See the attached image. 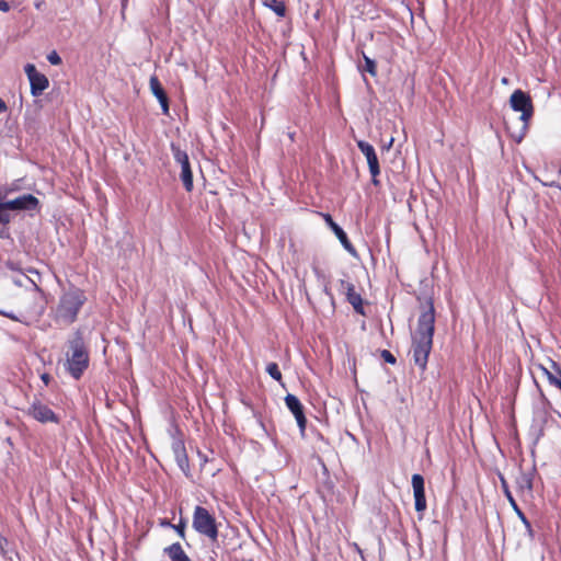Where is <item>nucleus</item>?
Returning <instances> with one entry per match:
<instances>
[{"label":"nucleus","instance_id":"1","mask_svg":"<svg viewBox=\"0 0 561 561\" xmlns=\"http://www.w3.org/2000/svg\"><path fill=\"white\" fill-rule=\"evenodd\" d=\"M85 301L84 291L80 288L73 287L65 291L56 307L55 320L66 325L73 323Z\"/></svg>","mask_w":561,"mask_h":561},{"label":"nucleus","instance_id":"2","mask_svg":"<svg viewBox=\"0 0 561 561\" xmlns=\"http://www.w3.org/2000/svg\"><path fill=\"white\" fill-rule=\"evenodd\" d=\"M435 310L432 301H427L421 312L417 325L412 333V347L414 351H431L435 328Z\"/></svg>","mask_w":561,"mask_h":561},{"label":"nucleus","instance_id":"3","mask_svg":"<svg viewBox=\"0 0 561 561\" xmlns=\"http://www.w3.org/2000/svg\"><path fill=\"white\" fill-rule=\"evenodd\" d=\"M510 104L515 112H520V116L518 117L520 127L517 133L512 131L508 125H506V129L515 141L520 142L526 136L529 121L534 115V104L529 94L519 89L512 93Z\"/></svg>","mask_w":561,"mask_h":561},{"label":"nucleus","instance_id":"4","mask_svg":"<svg viewBox=\"0 0 561 561\" xmlns=\"http://www.w3.org/2000/svg\"><path fill=\"white\" fill-rule=\"evenodd\" d=\"M193 528L213 540L218 536L215 517L203 506H196L194 510Z\"/></svg>","mask_w":561,"mask_h":561},{"label":"nucleus","instance_id":"5","mask_svg":"<svg viewBox=\"0 0 561 561\" xmlns=\"http://www.w3.org/2000/svg\"><path fill=\"white\" fill-rule=\"evenodd\" d=\"M171 150L175 162L179 163L181 167L180 179L183 183V186L186 190V192H192L194 183L188 156L186 151L181 150L180 147L175 146L174 144L171 145Z\"/></svg>","mask_w":561,"mask_h":561},{"label":"nucleus","instance_id":"6","mask_svg":"<svg viewBox=\"0 0 561 561\" xmlns=\"http://www.w3.org/2000/svg\"><path fill=\"white\" fill-rule=\"evenodd\" d=\"M337 290L343 295L348 304L352 305L354 311L360 316H366L365 301L359 293L356 291L355 285L346 279L339 280Z\"/></svg>","mask_w":561,"mask_h":561},{"label":"nucleus","instance_id":"7","mask_svg":"<svg viewBox=\"0 0 561 561\" xmlns=\"http://www.w3.org/2000/svg\"><path fill=\"white\" fill-rule=\"evenodd\" d=\"M89 366V353H67L62 362L64 369L75 379H79Z\"/></svg>","mask_w":561,"mask_h":561},{"label":"nucleus","instance_id":"8","mask_svg":"<svg viewBox=\"0 0 561 561\" xmlns=\"http://www.w3.org/2000/svg\"><path fill=\"white\" fill-rule=\"evenodd\" d=\"M27 414L39 423H55L60 422V417L41 400L35 399L27 409Z\"/></svg>","mask_w":561,"mask_h":561},{"label":"nucleus","instance_id":"9","mask_svg":"<svg viewBox=\"0 0 561 561\" xmlns=\"http://www.w3.org/2000/svg\"><path fill=\"white\" fill-rule=\"evenodd\" d=\"M24 71L30 81L31 94L33 96H41L49 87L48 78L44 73L38 72L33 64L25 65Z\"/></svg>","mask_w":561,"mask_h":561},{"label":"nucleus","instance_id":"10","mask_svg":"<svg viewBox=\"0 0 561 561\" xmlns=\"http://www.w3.org/2000/svg\"><path fill=\"white\" fill-rule=\"evenodd\" d=\"M10 210H38L39 199L32 194H24L14 199L8 201L4 205Z\"/></svg>","mask_w":561,"mask_h":561},{"label":"nucleus","instance_id":"11","mask_svg":"<svg viewBox=\"0 0 561 561\" xmlns=\"http://www.w3.org/2000/svg\"><path fill=\"white\" fill-rule=\"evenodd\" d=\"M357 147L366 157L370 175L380 174V165L375 148L365 140H358Z\"/></svg>","mask_w":561,"mask_h":561},{"label":"nucleus","instance_id":"12","mask_svg":"<svg viewBox=\"0 0 561 561\" xmlns=\"http://www.w3.org/2000/svg\"><path fill=\"white\" fill-rule=\"evenodd\" d=\"M327 225L334 232L339 241L342 243L343 248L351 253L352 255L356 254V250L352 242L350 241L346 232L333 220L330 214H321Z\"/></svg>","mask_w":561,"mask_h":561},{"label":"nucleus","instance_id":"13","mask_svg":"<svg viewBox=\"0 0 561 561\" xmlns=\"http://www.w3.org/2000/svg\"><path fill=\"white\" fill-rule=\"evenodd\" d=\"M412 486L415 500V511L422 513L426 510V499L424 490V478L415 473L412 476Z\"/></svg>","mask_w":561,"mask_h":561},{"label":"nucleus","instance_id":"14","mask_svg":"<svg viewBox=\"0 0 561 561\" xmlns=\"http://www.w3.org/2000/svg\"><path fill=\"white\" fill-rule=\"evenodd\" d=\"M285 403L288 410L295 415L299 428L305 431L307 419L304 413V407L299 399L296 396L288 393L285 397Z\"/></svg>","mask_w":561,"mask_h":561},{"label":"nucleus","instance_id":"15","mask_svg":"<svg viewBox=\"0 0 561 561\" xmlns=\"http://www.w3.org/2000/svg\"><path fill=\"white\" fill-rule=\"evenodd\" d=\"M149 88H150L151 93L158 99V101L161 105V108H162V113L164 115H168L169 114V98H168V94H167L165 90L163 89V87L157 76L153 75L150 77Z\"/></svg>","mask_w":561,"mask_h":561},{"label":"nucleus","instance_id":"16","mask_svg":"<svg viewBox=\"0 0 561 561\" xmlns=\"http://www.w3.org/2000/svg\"><path fill=\"white\" fill-rule=\"evenodd\" d=\"M172 453L174 455V459L180 467V469L187 473L190 470L188 456L186 454V449L184 443L182 440H174L172 443Z\"/></svg>","mask_w":561,"mask_h":561},{"label":"nucleus","instance_id":"17","mask_svg":"<svg viewBox=\"0 0 561 561\" xmlns=\"http://www.w3.org/2000/svg\"><path fill=\"white\" fill-rule=\"evenodd\" d=\"M163 552L170 558L171 561H192L179 542H174L169 547H165Z\"/></svg>","mask_w":561,"mask_h":561},{"label":"nucleus","instance_id":"18","mask_svg":"<svg viewBox=\"0 0 561 561\" xmlns=\"http://www.w3.org/2000/svg\"><path fill=\"white\" fill-rule=\"evenodd\" d=\"M516 488L519 492H531L533 491V477L529 472H520L516 477Z\"/></svg>","mask_w":561,"mask_h":561},{"label":"nucleus","instance_id":"19","mask_svg":"<svg viewBox=\"0 0 561 561\" xmlns=\"http://www.w3.org/2000/svg\"><path fill=\"white\" fill-rule=\"evenodd\" d=\"M501 486H502V490H503V493L504 495L506 496L510 505L512 506V508L514 510V512L516 513V515L518 516V518L524 515L523 511L519 508V506L517 505L510 488H508V484L506 482V480L501 477Z\"/></svg>","mask_w":561,"mask_h":561},{"label":"nucleus","instance_id":"20","mask_svg":"<svg viewBox=\"0 0 561 561\" xmlns=\"http://www.w3.org/2000/svg\"><path fill=\"white\" fill-rule=\"evenodd\" d=\"M68 348H69V351H84L85 350L84 337L80 331H76L72 333V335L68 340Z\"/></svg>","mask_w":561,"mask_h":561},{"label":"nucleus","instance_id":"21","mask_svg":"<svg viewBox=\"0 0 561 561\" xmlns=\"http://www.w3.org/2000/svg\"><path fill=\"white\" fill-rule=\"evenodd\" d=\"M363 59H364V64H359L358 65V69L362 71V72H368L371 77H376L377 76V65H376V61L374 59H371L370 57H368L366 54L363 53Z\"/></svg>","mask_w":561,"mask_h":561},{"label":"nucleus","instance_id":"22","mask_svg":"<svg viewBox=\"0 0 561 561\" xmlns=\"http://www.w3.org/2000/svg\"><path fill=\"white\" fill-rule=\"evenodd\" d=\"M265 4L271 8L278 16H285L286 7L280 0H266Z\"/></svg>","mask_w":561,"mask_h":561},{"label":"nucleus","instance_id":"23","mask_svg":"<svg viewBox=\"0 0 561 561\" xmlns=\"http://www.w3.org/2000/svg\"><path fill=\"white\" fill-rule=\"evenodd\" d=\"M266 371L268 373V375H270L273 379H275V380H277V381H279V380L282 379V373H280V370H279V368H278V365H277V364H275V363H270V364L267 365V367H266Z\"/></svg>","mask_w":561,"mask_h":561},{"label":"nucleus","instance_id":"24","mask_svg":"<svg viewBox=\"0 0 561 561\" xmlns=\"http://www.w3.org/2000/svg\"><path fill=\"white\" fill-rule=\"evenodd\" d=\"M430 353H414V362L422 369L426 367Z\"/></svg>","mask_w":561,"mask_h":561},{"label":"nucleus","instance_id":"25","mask_svg":"<svg viewBox=\"0 0 561 561\" xmlns=\"http://www.w3.org/2000/svg\"><path fill=\"white\" fill-rule=\"evenodd\" d=\"M519 519L522 520V523L525 525V528H526V533H527V536L530 540H533L535 538V533H534V529L531 527V524L530 522L527 519L526 515H522L519 517Z\"/></svg>","mask_w":561,"mask_h":561},{"label":"nucleus","instance_id":"26","mask_svg":"<svg viewBox=\"0 0 561 561\" xmlns=\"http://www.w3.org/2000/svg\"><path fill=\"white\" fill-rule=\"evenodd\" d=\"M47 60L54 65V66H59L61 65L62 60H61V57L59 56V54L56 51V50H51L48 55H47Z\"/></svg>","mask_w":561,"mask_h":561},{"label":"nucleus","instance_id":"27","mask_svg":"<svg viewBox=\"0 0 561 561\" xmlns=\"http://www.w3.org/2000/svg\"><path fill=\"white\" fill-rule=\"evenodd\" d=\"M185 520L181 519L178 525H172L171 528H173L182 539H185Z\"/></svg>","mask_w":561,"mask_h":561},{"label":"nucleus","instance_id":"28","mask_svg":"<svg viewBox=\"0 0 561 561\" xmlns=\"http://www.w3.org/2000/svg\"><path fill=\"white\" fill-rule=\"evenodd\" d=\"M8 208H0V224L8 225L10 222V215L7 213Z\"/></svg>","mask_w":561,"mask_h":561},{"label":"nucleus","instance_id":"29","mask_svg":"<svg viewBox=\"0 0 561 561\" xmlns=\"http://www.w3.org/2000/svg\"><path fill=\"white\" fill-rule=\"evenodd\" d=\"M383 359L389 364H396L397 358L394 357L393 353H381Z\"/></svg>","mask_w":561,"mask_h":561},{"label":"nucleus","instance_id":"30","mask_svg":"<svg viewBox=\"0 0 561 561\" xmlns=\"http://www.w3.org/2000/svg\"><path fill=\"white\" fill-rule=\"evenodd\" d=\"M7 267L11 271H16V272H22L21 267L19 266V264L16 262H13V261H8L7 262Z\"/></svg>","mask_w":561,"mask_h":561},{"label":"nucleus","instance_id":"31","mask_svg":"<svg viewBox=\"0 0 561 561\" xmlns=\"http://www.w3.org/2000/svg\"><path fill=\"white\" fill-rule=\"evenodd\" d=\"M0 11L2 12H9L10 11V4L5 0H0Z\"/></svg>","mask_w":561,"mask_h":561},{"label":"nucleus","instance_id":"32","mask_svg":"<svg viewBox=\"0 0 561 561\" xmlns=\"http://www.w3.org/2000/svg\"><path fill=\"white\" fill-rule=\"evenodd\" d=\"M8 111L7 103L0 98V114L5 113Z\"/></svg>","mask_w":561,"mask_h":561},{"label":"nucleus","instance_id":"33","mask_svg":"<svg viewBox=\"0 0 561 561\" xmlns=\"http://www.w3.org/2000/svg\"><path fill=\"white\" fill-rule=\"evenodd\" d=\"M41 379H42V380H43V382L47 386V385L49 383V381H50V376H49L48 374H46V373H45V374H43V375L41 376Z\"/></svg>","mask_w":561,"mask_h":561},{"label":"nucleus","instance_id":"34","mask_svg":"<svg viewBox=\"0 0 561 561\" xmlns=\"http://www.w3.org/2000/svg\"><path fill=\"white\" fill-rule=\"evenodd\" d=\"M378 176H379V174L371 175V183H373L375 186L379 185Z\"/></svg>","mask_w":561,"mask_h":561},{"label":"nucleus","instance_id":"35","mask_svg":"<svg viewBox=\"0 0 561 561\" xmlns=\"http://www.w3.org/2000/svg\"><path fill=\"white\" fill-rule=\"evenodd\" d=\"M160 525H161L162 527H172V525H173V524H171V523H170L169 520H167V519H162V520L160 522Z\"/></svg>","mask_w":561,"mask_h":561},{"label":"nucleus","instance_id":"36","mask_svg":"<svg viewBox=\"0 0 561 561\" xmlns=\"http://www.w3.org/2000/svg\"><path fill=\"white\" fill-rule=\"evenodd\" d=\"M4 198V195L2 194V192L0 191V208H7L4 205L5 202H2Z\"/></svg>","mask_w":561,"mask_h":561},{"label":"nucleus","instance_id":"37","mask_svg":"<svg viewBox=\"0 0 561 561\" xmlns=\"http://www.w3.org/2000/svg\"><path fill=\"white\" fill-rule=\"evenodd\" d=\"M393 144V138L390 139L389 144L386 146V149H389Z\"/></svg>","mask_w":561,"mask_h":561},{"label":"nucleus","instance_id":"38","mask_svg":"<svg viewBox=\"0 0 561 561\" xmlns=\"http://www.w3.org/2000/svg\"><path fill=\"white\" fill-rule=\"evenodd\" d=\"M27 272H28V273H35V274H37V275H38V272H37L36 270H33V268H28V270H27Z\"/></svg>","mask_w":561,"mask_h":561},{"label":"nucleus","instance_id":"39","mask_svg":"<svg viewBox=\"0 0 561 561\" xmlns=\"http://www.w3.org/2000/svg\"><path fill=\"white\" fill-rule=\"evenodd\" d=\"M32 283H33V285L35 286V288H36L37 290H39L38 285H36V283H35V282H33V280H32Z\"/></svg>","mask_w":561,"mask_h":561}]
</instances>
